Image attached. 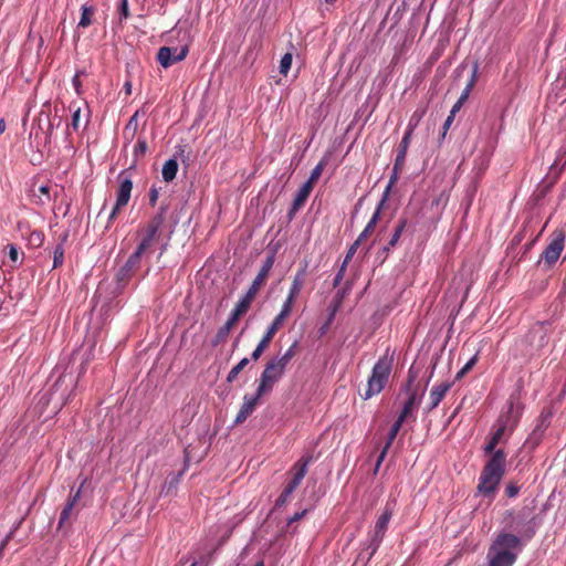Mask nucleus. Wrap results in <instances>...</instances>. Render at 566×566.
<instances>
[{"label":"nucleus","mask_w":566,"mask_h":566,"mask_svg":"<svg viewBox=\"0 0 566 566\" xmlns=\"http://www.w3.org/2000/svg\"><path fill=\"white\" fill-rule=\"evenodd\" d=\"M521 551V538L516 535L500 533L488 552L489 566H513Z\"/></svg>","instance_id":"obj_1"},{"label":"nucleus","mask_w":566,"mask_h":566,"mask_svg":"<svg viewBox=\"0 0 566 566\" xmlns=\"http://www.w3.org/2000/svg\"><path fill=\"white\" fill-rule=\"evenodd\" d=\"M358 247H359L358 242H354L350 245V248L348 249L346 256L343 261V264H345L347 266V264L349 263V261L353 259L354 254L356 253Z\"/></svg>","instance_id":"obj_47"},{"label":"nucleus","mask_w":566,"mask_h":566,"mask_svg":"<svg viewBox=\"0 0 566 566\" xmlns=\"http://www.w3.org/2000/svg\"><path fill=\"white\" fill-rule=\"evenodd\" d=\"M39 191H40L42 195L49 196L50 187H49V186H40V187H39Z\"/></svg>","instance_id":"obj_60"},{"label":"nucleus","mask_w":566,"mask_h":566,"mask_svg":"<svg viewBox=\"0 0 566 566\" xmlns=\"http://www.w3.org/2000/svg\"><path fill=\"white\" fill-rule=\"evenodd\" d=\"M213 551L214 549L211 547H203L200 552L196 553V555L190 557L193 562H202V566H208Z\"/></svg>","instance_id":"obj_30"},{"label":"nucleus","mask_w":566,"mask_h":566,"mask_svg":"<svg viewBox=\"0 0 566 566\" xmlns=\"http://www.w3.org/2000/svg\"><path fill=\"white\" fill-rule=\"evenodd\" d=\"M303 287V273H298L293 279L292 285L290 287L289 294L297 297L301 290Z\"/></svg>","instance_id":"obj_36"},{"label":"nucleus","mask_w":566,"mask_h":566,"mask_svg":"<svg viewBox=\"0 0 566 566\" xmlns=\"http://www.w3.org/2000/svg\"><path fill=\"white\" fill-rule=\"evenodd\" d=\"M9 258L12 262H17L18 259H19V252H18V249L14 247V245H10V249H9Z\"/></svg>","instance_id":"obj_54"},{"label":"nucleus","mask_w":566,"mask_h":566,"mask_svg":"<svg viewBox=\"0 0 566 566\" xmlns=\"http://www.w3.org/2000/svg\"><path fill=\"white\" fill-rule=\"evenodd\" d=\"M239 318H240L239 316H237L235 314H233L231 312L230 317L228 318L226 324L222 327H220L219 331L217 332L214 344L222 343L227 339L229 333L231 332L233 326L237 324Z\"/></svg>","instance_id":"obj_24"},{"label":"nucleus","mask_w":566,"mask_h":566,"mask_svg":"<svg viewBox=\"0 0 566 566\" xmlns=\"http://www.w3.org/2000/svg\"><path fill=\"white\" fill-rule=\"evenodd\" d=\"M255 296L252 293L247 292L245 295L238 302L232 313L241 317L250 308Z\"/></svg>","instance_id":"obj_27"},{"label":"nucleus","mask_w":566,"mask_h":566,"mask_svg":"<svg viewBox=\"0 0 566 566\" xmlns=\"http://www.w3.org/2000/svg\"><path fill=\"white\" fill-rule=\"evenodd\" d=\"M504 431H502L501 429H497L493 432L491 439L489 440V442L485 444V447L483 448L484 452L485 453H493L496 448V446L501 442V439L502 437L504 436Z\"/></svg>","instance_id":"obj_29"},{"label":"nucleus","mask_w":566,"mask_h":566,"mask_svg":"<svg viewBox=\"0 0 566 566\" xmlns=\"http://www.w3.org/2000/svg\"><path fill=\"white\" fill-rule=\"evenodd\" d=\"M311 460H312L311 457L302 458L294 464L293 479L284 488L286 493L292 494L296 490V488L300 485V483L302 482V480L304 479V476L307 473V467H308V463L311 462Z\"/></svg>","instance_id":"obj_12"},{"label":"nucleus","mask_w":566,"mask_h":566,"mask_svg":"<svg viewBox=\"0 0 566 566\" xmlns=\"http://www.w3.org/2000/svg\"><path fill=\"white\" fill-rule=\"evenodd\" d=\"M93 13H94V10L92 8L83 6L78 27L87 28L92 23L91 18H92Z\"/></svg>","instance_id":"obj_35"},{"label":"nucleus","mask_w":566,"mask_h":566,"mask_svg":"<svg viewBox=\"0 0 566 566\" xmlns=\"http://www.w3.org/2000/svg\"><path fill=\"white\" fill-rule=\"evenodd\" d=\"M371 233L373 232L371 231H367V228L365 227V229L363 230V232L359 234V237L357 238V240L355 242H358V244H360L363 242V240H365Z\"/></svg>","instance_id":"obj_57"},{"label":"nucleus","mask_w":566,"mask_h":566,"mask_svg":"<svg viewBox=\"0 0 566 566\" xmlns=\"http://www.w3.org/2000/svg\"><path fill=\"white\" fill-rule=\"evenodd\" d=\"M275 333L270 332V329L266 331L260 343L258 344L256 348L252 352L251 357L253 360H258L263 352L268 348L271 340L273 339Z\"/></svg>","instance_id":"obj_26"},{"label":"nucleus","mask_w":566,"mask_h":566,"mask_svg":"<svg viewBox=\"0 0 566 566\" xmlns=\"http://www.w3.org/2000/svg\"><path fill=\"white\" fill-rule=\"evenodd\" d=\"M123 207H117V202L115 203L114 208L112 209L111 211V214L108 217V223L112 222L113 220H115L118 211L122 209Z\"/></svg>","instance_id":"obj_56"},{"label":"nucleus","mask_w":566,"mask_h":566,"mask_svg":"<svg viewBox=\"0 0 566 566\" xmlns=\"http://www.w3.org/2000/svg\"><path fill=\"white\" fill-rule=\"evenodd\" d=\"M14 530H12L2 541H7V544L9 541L13 537Z\"/></svg>","instance_id":"obj_63"},{"label":"nucleus","mask_w":566,"mask_h":566,"mask_svg":"<svg viewBox=\"0 0 566 566\" xmlns=\"http://www.w3.org/2000/svg\"><path fill=\"white\" fill-rule=\"evenodd\" d=\"M392 512H394V510H392L391 504L387 503L384 512L377 518L374 531L370 534V544H369V547L371 548L370 555H374L376 553V551L378 549L379 544L382 541V537L388 528V524L392 516Z\"/></svg>","instance_id":"obj_6"},{"label":"nucleus","mask_w":566,"mask_h":566,"mask_svg":"<svg viewBox=\"0 0 566 566\" xmlns=\"http://www.w3.org/2000/svg\"><path fill=\"white\" fill-rule=\"evenodd\" d=\"M405 422V420L398 418L395 423L392 424L389 433H388V438H387V442L385 444V447L382 448L378 459H377V462H376V467H375V472L379 469L381 462L384 461L391 443L394 442V440L396 439L402 423Z\"/></svg>","instance_id":"obj_17"},{"label":"nucleus","mask_w":566,"mask_h":566,"mask_svg":"<svg viewBox=\"0 0 566 566\" xmlns=\"http://www.w3.org/2000/svg\"><path fill=\"white\" fill-rule=\"evenodd\" d=\"M122 14L127 18L128 17V4L127 0L122 1Z\"/></svg>","instance_id":"obj_59"},{"label":"nucleus","mask_w":566,"mask_h":566,"mask_svg":"<svg viewBox=\"0 0 566 566\" xmlns=\"http://www.w3.org/2000/svg\"><path fill=\"white\" fill-rule=\"evenodd\" d=\"M145 252L139 251L137 248L135 252L128 258L127 262L124 264L127 269H129L133 273L138 269L140 264L142 255Z\"/></svg>","instance_id":"obj_32"},{"label":"nucleus","mask_w":566,"mask_h":566,"mask_svg":"<svg viewBox=\"0 0 566 566\" xmlns=\"http://www.w3.org/2000/svg\"><path fill=\"white\" fill-rule=\"evenodd\" d=\"M178 171V163L176 159L171 158L165 161L163 166V178L166 182H170L176 178Z\"/></svg>","instance_id":"obj_25"},{"label":"nucleus","mask_w":566,"mask_h":566,"mask_svg":"<svg viewBox=\"0 0 566 566\" xmlns=\"http://www.w3.org/2000/svg\"><path fill=\"white\" fill-rule=\"evenodd\" d=\"M450 387L451 382L449 381H443L433 386L429 392L424 411L431 412L433 409H436L441 400L446 397V394L449 391Z\"/></svg>","instance_id":"obj_15"},{"label":"nucleus","mask_w":566,"mask_h":566,"mask_svg":"<svg viewBox=\"0 0 566 566\" xmlns=\"http://www.w3.org/2000/svg\"><path fill=\"white\" fill-rule=\"evenodd\" d=\"M406 224H407V221H406L405 219H400V220H399V222H398V224H397V227H396V229H395V232H394V234H392V237H391L390 241H389V242H388V244L384 248V250H385L386 252H388L391 248H394V247L398 243V241H399V239H400V237H401V233L403 232V230H405V228H406Z\"/></svg>","instance_id":"obj_28"},{"label":"nucleus","mask_w":566,"mask_h":566,"mask_svg":"<svg viewBox=\"0 0 566 566\" xmlns=\"http://www.w3.org/2000/svg\"><path fill=\"white\" fill-rule=\"evenodd\" d=\"M289 317V315L286 314H283L282 312H280L275 318L273 319V322L271 323V325L268 327V329H270V332H273L276 334V332L283 326L285 319Z\"/></svg>","instance_id":"obj_38"},{"label":"nucleus","mask_w":566,"mask_h":566,"mask_svg":"<svg viewBox=\"0 0 566 566\" xmlns=\"http://www.w3.org/2000/svg\"><path fill=\"white\" fill-rule=\"evenodd\" d=\"M530 524V512L527 510H522L516 516H512V521L510 522L509 526L520 533L522 536L531 538L535 534V530Z\"/></svg>","instance_id":"obj_9"},{"label":"nucleus","mask_w":566,"mask_h":566,"mask_svg":"<svg viewBox=\"0 0 566 566\" xmlns=\"http://www.w3.org/2000/svg\"><path fill=\"white\" fill-rule=\"evenodd\" d=\"M88 120H90V112L87 111L86 114L83 115L81 107H76L73 109L70 127L74 132H78L82 127L85 128L87 126Z\"/></svg>","instance_id":"obj_22"},{"label":"nucleus","mask_w":566,"mask_h":566,"mask_svg":"<svg viewBox=\"0 0 566 566\" xmlns=\"http://www.w3.org/2000/svg\"><path fill=\"white\" fill-rule=\"evenodd\" d=\"M286 367L276 358H272L265 366L261 374L260 382L258 385V396L269 394L273 386L282 378Z\"/></svg>","instance_id":"obj_5"},{"label":"nucleus","mask_w":566,"mask_h":566,"mask_svg":"<svg viewBox=\"0 0 566 566\" xmlns=\"http://www.w3.org/2000/svg\"><path fill=\"white\" fill-rule=\"evenodd\" d=\"M564 233H555L554 238L542 253V258L548 264L555 263L564 249Z\"/></svg>","instance_id":"obj_11"},{"label":"nucleus","mask_w":566,"mask_h":566,"mask_svg":"<svg viewBox=\"0 0 566 566\" xmlns=\"http://www.w3.org/2000/svg\"><path fill=\"white\" fill-rule=\"evenodd\" d=\"M324 169V164L323 163H319L311 172V176L308 178V180L306 181L307 184L314 186V184L318 180V178L321 177L322 175V171Z\"/></svg>","instance_id":"obj_41"},{"label":"nucleus","mask_w":566,"mask_h":566,"mask_svg":"<svg viewBox=\"0 0 566 566\" xmlns=\"http://www.w3.org/2000/svg\"><path fill=\"white\" fill-rule=\"evenodd\" d=\"M84 74H85V72H84L83 70H80V71H77V72L75 73V75H74V77H73V80H72L73 86H74V88H75V91H76V93H77V94H81L82 83H81V81H80V77H81L82 75H84Z\"/></svg>","instance_id":"obj_46"},{"label":"nucleus","mask_w":566,"mask_h":566,"mask_svg":"<svg viewBox=\"0 0 566 566\" xmlns=\"http://www.w3.org/2000/svg\"><path fill=\"white\" fill-rule=\"evenodd\" d=\"M395 177L391 178L389 185L386 187L384 193H382V198L381 200L379 201L378 206H377V209L376 211L374 212L371 219L369 220V222L367 223L366 228H367V231H371L374 232L375 228H376V224H377V221L379 219V216H380V211L381 209L384 208L387 199H388V196H389V192H390V189H391V186L392 184L395 182Z\"/></svg>","instance_id":"obj_19"},{"label":"nucleus","mask_w":566,"mask_h":566,"mask_svg":"<svg viewBox=\"0 0 566 566\" xmlns=\"http://www.w3.org/2000/svg\"><path fill=\"white\" fill-rule=\"evenodd\" d=\"M187 562H189V563H190V565H189V566H202V562H193V560L191 559V557H188V558H187Z\"/></svg>","instance_id":"obj_62"},{"label":"nucleus","mask_w":566,"mask_h":566,"mask_svg":"<svg viewBox=\"0 0 566 566\" xmlns=\"http://www.w3.org/2000/svg\"><path fill=\"white\" fill-rule=\"evenodd\" d=\"M421 116H422V113L419 115L417 113H415L413 116L411 117V119L408 124V129L399 145V151L396 157L395 168H397L399 165H401L405 161L406 153L409 147L412 132H413L415 127L417 126L418 122L420 120Z\"/></svg>","instance_id":"obj_14"},{"label":"nucleus","mask_w":566,"mask_h":566,"mask_svg":"<svg viewBox=\"0 0 566 566\" xmlns=\"http://www.w3.org/2000/svg\"><path fill=\"white\" fill-rule=\"evenodd\" d=\"M476 74H478V64L475 63L473 70H472V74H471V77H470V81L468 82L467 86L464 87V90L462 91L459 99L465 102L473 88V86L475 85V82H476Z\"/></svg>","instance_id":"obj_31"},{"label":"nucleus","mask_w":566,"mask_h":566,"mask_svg":"<svg viewBox=\"0 0 566 566\" xmlns=\"http://www.w3.org/2000/svg\"><path fill=\"white\" fill-rule=\"evenodd\" d=\"M133 189V182L129 178H120V184L117 189V207H125L130 198V192Z\"/></svg>","instance_id":"obj_18"},{"label":"nucleus","mask_w":566,"mask_h":566,"mask_svg":"<svg viewBox=\"0 0 566 566\" xmlns=\"http://www.w3.org/2000/svg\"><path fill=\"white\" fill-rule=\"evenodd\" d=\"M290 496H291V494L286 493V491L283 490V492L280 494V496L276 500V505L277 506L284 505L289 501Z\"/></svg>","instance_id":"obj_52"},{"label":"nucleus","mask_w":566,"mask_h":566,"mask_svg":"<svg viewBox=\"0 0 566 566\" xmlns=\"http://www.w3.org/2000/svg\"><path fill=\"white\" fill-rule=\"evenodd\" d=\"M313 187L312 185L305 182L301 188L300 190L297 191L294 200H293V203H292V209H291V213L297 211L301 207H303V205L305 203V201L307 200L311 191L313 190Z\"/></svg>","instance_id":"obj_23"},{"label":"nucleus","mask_w":566,"mask_h":566,"mask_svg":"<svg viewBox=\"0 0 566 566\" xmlns=\"http://www.w3.org/2000/svg\"><path fill=\"white\" fill-rule=\"evenodd\" d=\"M545 421H546L545 419H542L539 421V423L534 428L533 432L530 434V437L525 441L526 448L534 449L539 444L542 437L544 434V431L547 427Z\"/></svg>","instance_id":"obj_21"},{"label":"nucleus","mask_w":566,"mask_h":566,"mask_svg":"<svg viewBox=\"0 0 566 566\" xmlns=\"http://www.w3.org/2000/svg\"><path fill=\"white\" fill-rule=\"evenodd\" d=\"M262 396H258V391L253 397L244 396L243 403L234 419V423L239 424L244 422L247 418L254 411L255 406L258 405V400Z\"/></svg>","instance_id":"obj_16"},{"label":"nucleus","mask_w":566,"mask_h":566,"mask_svg":"<svg viewBox=\"0 0 566 566\" xmlns=\"http://www.w3.org/2000/svg\"><path fill=\"white\" fill-rule=\"evenodd\" d=\"M166 218V208L160 207L158 212L149 220V222L140 229L138 235L140 238V242L137 245L139 251L146 252L158 238L159 229L161 228Z\"/></svg>","instance_id":"obj_4"},{"label":"nucleus","mask_w":566,"mask_h":566,"mask_svg":"<svg viewBox=\"0 0 566 566\" xmlns=\"http://www.w3.org/2000/svg\"><path fill=\"white\" fill-rule=\"evenodd\" d=\"M345 271H346V265L342 264L340 269L338 270L337 274L335 275L334 286H337L340 283V281L343 280V277L345 275Z\"/></svg>","instance_id":"obj_50"},{"label":"nucleus","mask_w":566,"mask_h":566,"mask_svg":"<svg viewBox=\"0 0 566 566\" xmlns=\"http://www.w3.org/2000/svg\"><path fill=\"white\" fill-rule=\"evenodd\" d=\"M132 275H133V272L124 265L118 271V273L116 275V280L118 283H123V282H126Z\"/></svg>","instance_id":"obj_44"},{"label":"nucleus","mask_w":566,"mask_h":566,"mask_svg":"<svg viewBox=\"0 0 566 566\" xmlns=\"http://www.w3.org/2000/svg\"><path fill=\"white\" fill-rule=\"evenodd\" d=\"M7 545H8V544H7V541H2V542L0 543V558H1V557H2V555H3V552H4L6 547H7Z\"/></svg>","instance_id":"obj_61"},{"label":"nucleus","mask_w":566,"mask_h":566,"mask_svg":"<svg viewBox=\"0 0 566 566\" xmlns=\"http://www.w3.org/2000/svg\"><path fill=\"white\" fill-rule=\"evenodd\" d=\"M80 499V490L74 493L67 501V503L65 504V506L63 507L61 514H60V520H59V524H57V531H62L64 533H66L72 524V521L75 518V513H74V507H75V504L77 503Z\"/></svg>","instance_id":"obj_10"},{"label":"nucleus","mask_w":566,"mask_h":566,"mask_svg":"<svg viewBox=\"0 0 566 566\" xmlns=\"http://www.w3.org/2000/svg\"><path fill=\"white\" fill-rule=\"evenodd\" d=\"M297 343L295 342L281 357H275L285 367L290 364L291 359L295 356Z\"/></svg>","instance_id":"obj_37"},{"label":"nucleus","mask_w":566,"mask_h":566,"mask_svg":"<svg viewBox=\"0 0 566 566\" xmlns=\"http://www.w3.org/2000/svg\"><path fill=\"white\" fill-rule=\"evenodd\" d=\"M417 405V396L416 394H411L408 400L405 402L403 408L398 418L406 420L407 417L411 413L412 409Z\"/></svg>","instance_id":"obj_33"},{"label":"nucleus","mask_w":566,"mask_h":566,"mask_svg":"<svg viewBox=\"0 0 566 566\" xmlns=\"http://www.w3.org/2000/svg\"><path fill=\"white\" fill-rule=\"evenodd\" d=\"M296 298L297 297L287 294V297L282 305L281 312L290 316Z\"/></svg>","instance_id":"obj_43"},{"label":"nucleus","mask_w":566,"mask_h":566,"mask_svg":"<svg viewBox=\"0 0 566 566\" xmlns=\"http://www.w3.org/2000/svg\"><path fill=\"white\" fill-rule=\"evenodd\" d=\"M147 151L146 140L138 139L135 146V156H143Z\"/></svg>","instance_id":"obj_48"},{"label":"nucleus","mask_w":566,"mask_h":566,"mask_svg":"<svg viewBox=\"0 0 566 566\" xmlns=\"http://www.w3.org/2000/svg\"><path fill=\"white\" fill-rule=\"evenodd\" d=\"M306 513V511H302L301 513H295L290 520H289V523H293L295 521H298L304 514Z\"/></svg>","instance_id":"obj_58"},{"label":"nucleus","mask_w":566,"mask_h":566,"mask_svg":"<svg viewBox=\"0 0 566 566\" xmlns=\"http://www.w3.org/2000/svg\"><path fill=\"white\" fill-rule=\"evenodd\" d=\"M454 116L449 115L443 124L442 127V134L441 137L444 138L447 135L448 129L450 128L451 124L453 123Z\"/></svg>","instance_id":"obj_51"},{"label":"nucleus","mask_w":566,"mask_h":566,"mask_svg":"<svg viewBox=\"0 0 566 566\" xmlns=\"http://www.w3.org/2000/svg\"><path fill=\"white\" fill-rule=\"evenodd\" d=\"M490 454L491 457L481 472L478 485L479 492L484 495L493 494L505 474L506 453L499 449Z\"/></svg>","instance_id":"obj_2"},{"label":"nucleus","mask_w":566,"mask_h":566,"mask_svg":"<svg viewBox=\"0 0 566 566\" xmlns=\"http://www.w3.org/2000/svg\"><path fill=\"white\" fill-rule=\"evenodd\" d=\"M392 359L387 355L381 356L373 367V371L367 381V389L363 396L369 399L379 394L386 386L391 373Z\"/></svg>","instance_id":"obj_3"},{"label":"nucleus","mask_w":566,"mask_h":566,"mask_svg":"<svg viewBox=\"0 0 566 566\" xmlns=\"http://www.w3.org/2000/svg\"><path fill=\"white\" fill-rule=\"evenodd\" d=\"M158 190L153 187L149 191V203L154 207L157 203L158 200Z\"/></svg>","instance_id":"obj_53"},{"label":"nucleus","mask_w":566,"mask_h":566,"mask_svg":"<svg viewBox=\"0 0 566 566\" xmlns=\"http://www.w3.org/2000/svg\"><path fill=\"white\" fill-rule=\"evenodd\" d=\"M311 460H312L311 457L302 458L294 464L293 479L284 488L286 493L292 494L296 490V488L300 485V483L302 482V480L304 479V476L307 473V467H308V463L311 462Z\"/></svg>","instance_id":"obj_13"},{"label":"nucleus","mask_w":566,"mask_h":566,"mask_svg":"<svg viewBox=\"0 0 566 566\" xmlns=\"http://www.w3.org/2000/svg\"><path fill=\"white\" fill-rule=\"evenodd\" d=\"M274 261H275L274 252L266 255L258 275L255 276L251 286L248 290L249 293H252L254 296H256L260 289L265 284V282L269 277L270 271L273 268Z\"/></svg>","instance_id":"obj_8"},{"label":"nucleus","mask_w":566,"mask_h":566,"mask_svg":"<svg viewBox=\"0 0 566 566\" xmlns=\"http://www.w3.org/2000/svg\"><path fill=\"white\" fill-rule=\"evenodd\" d=\"M6 130V123L3 119L0 120V134H2Z\"/></svg>","instance_id":"obj_64"},{"label":"nucleus","mask_w":566,"mask_h":566,"mask_svg":"<svg viewBox=\"0 0 566 566\" xmlns=\"http://www.w3.org/2000/svg\"><path fill=\"white\" fill-rule=\"evenodd\" d=\"M463 101L461 99H458L455 102V104L452 106L451 111H450V114L451 116H455V114L461 109L462 105H463Z\"/></svg>","instance_id":"obj_55"},{"label":"nucleus","mask_w":566,"mask_h":566,"mask_svg":"<svg viewBox=\"0 0 566 566\" xmlns=\"http://www.w3.org/2000/svg\"><path fill=\"white\" fill-rule=\"evenodd\" d=\"M292 53H285L280 62V73L283 75H286L291 69L292 65Z\"/></svg>","instance_id":"obj_39"},{"label":"nucleus","mask_w":566,"mask_h":566,"mask_svg":"<svg viewBox=\"0 0 566 566\" xmlns=\"http://www.w3.org/2000/svg\"><path fill=\"white\" fill-rule=\"evenodd\" d=\"M520 488L515 484H509L505 489V493L509 497H514L517 495Z\"/></svg>","instance_id":"obj_49"},{"label":"nucleus","mask_w":566,"mask_h":566,"mask_svg":"<svg viewBox=\"0 0 566 566\" xmlns=\"http://www.w3.org/2000/svg\"><path fill=\"white\" fill-rule=\"evenodd\" d=\"M296 298L297 297L287 294V297L282 305L281 312L290 316Z\"/></svg>","instance_id":"obj_42"},{"label":"nucleus","mask_w":566,"mask_h":566,"mask_svg":"<svg viewBox=\"0 0 566 566\" xmlns=\"http://www.w3.org/2000/svg\"><path fill=\"white\" fill-rule=\"evenodd\" d=\"M513 402H510V406H509V409L505 413H502L497 421H496V424H497V429H501L502 431H506V430H510L512 431L516 424V419L513 418L512 413H513Z\"/></svg>","instance_id":"obj_20"},{"label":"nucleus","mask_w":566,"mask_h":566,"mask_svg":"<svg viewBox=\"0 0 566 566\" xmlns=\"http://www.w3.org/2000/svg\"><path fill=\"white\" fill-rule=\"evenodd\" d=\"M249 364L248 358L241 359L235 366L232 367V369L229 371L227 381L232 382L235 380L238 375L242 371V369Z\"/></svg>","instance_id":"obj_34"},{"label":"nucleus","mask_w":566,"mask_h":566,"mask_svg":"<svg viewBox=\"0 0 566 566\" xmlns=\"http://www.w3.org/2000/svg\"><path fill=\"white\" fill-rule=\"evenodd\" d=\"M188 45L161 46L157 53L159 64L167 69L172 64L182 61L188 54Z\"/></svg>","instance_id":"obj_7"},{"label":"nucleus","mask_w":566,"mask_h":566,"mask_svg":"<svg viewBox=\"0 0 566 566\" xmlns=\"http://www.w3.org/2000/svg\"><path fill=\"white\" fill-rule=\"evenodd\" d=\"M476 360H478V356L476 355H474L472 358H470V360L458 373L457 378H460L464 374H467L476 364Z\"/></svg>","instance_id":"obj_45"},{"label":"nucleus","mask_w":566,"mask_h":566,"mask_svg":"<svg viewBox=\"0 0 566 566\" xmlns=\"http://www.w3.org/2000/svg\"><path fill=\"white\" fill-rule=\"evenodd\" d=\"M64 260V249L62 244H59L54 250V256H53V268H59L63 264Z\"/></svg>","instance_id":"obj_40"}]
</instances>
